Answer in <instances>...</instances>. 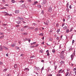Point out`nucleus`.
I'll list each match as a JSON object with an SVG mask.
<instances>
[{
  "mask_svg": "<svg viewBox=\"0 0 76 76\" xmlns=\"http://www.w3.org/2000/svg\"><path fill=\"white\" fill-rule=\"evenodd\" d=\"M56 76H60V74H57L56 75Z\"/></svg>",
  "mask_w": 76,
  "mask_h": 76,
  "instance_id": "49",
  "label": "nucleus"
},
{
  "mask_svg": "<svg viewBox=\"0 0 76 76\" xmlns=\"http://www.w3.org/2000/svg\"><path fill=\"white\" fill-rule=\"evenodd\" d=\"M43 50H40V53H43Z\"/></svg>",
  "mask_w": 76,
  "mask_h": 76,
  "instance_id": "34",
  "label": "nucleus"
},
{
  "mask_svg": "<svg viewBox=\"0 0 76 76\" xmlns=\"http://www.w3.org/2000/svg\"><path fill=\"white\" fill-rule=\"evenodd\" d=\"M6 9V7H2L1 8V9Z\"/></svg>",
  "mask_w": 76,
  "mask_h": 76,
  "instance_id": "44",
  "label": "nucleus"
},
{
  "mask_svg": "<svg viewBox=\"0 0 76 76\" xmlns=\"http://www.w3.org/2000/svg\"><path fill=\"white\" fill-rule=\"evenodd\" d=\"M15 45H14V44H12L11 45V46L12 47H15Z\"/></svg>",
  "mask_w": 76,
  "mask_h": 76,
  "instance_id": "31",
  "label": "nucleus"
},
{
  "mask_svg": "<svg viewBox=\"0 0 76 76\" xmlns=\"http://www.w3.org/2000/svg\"><path fill=\"white\" fill-rule=\"evenodd\" d=\"M41 13L42 15L44 14V10H42L41 11Z\"/></svg>",
  "mask_w": 76,
  "mask_h": 76,
  "instance_id": "16",
  "label": "nucleus"
},
{
  "mask_svg": "<svg viewBox=\"0 0 76 76\" xmlns=\"http://www.w3.org/2000/svg\"><path fill=\"white\" fill-rule=\"evenodd\" d=\"M28 27V26H24L23 27V28H26Z\"/></svg>",
  "mask_w": 76,
  "mask_h": 76,
  "instance_id": "27",
  "label": "nucleus"
},
{
  "mask_svg": "<svg viewBox=\"0 0 76 76\" xmlns=\"http://www.w3.org/2000/svg\"><path fill=\"white\" fill-rule=\"evenodd\" d=\"M2 1L3 3H5V1L4 0H2Z\"/></svg>",
  "mask_w": 76,
  "mask_h": 76,
  "instance_id": "63",
  "label": "nucleus"
},
{
  "mask_svg": "<svg viewBox=\"0 0 76 76\" xmlns=\"http://www.w3.org/2000/svg\"><path fill=\"white\" fill-rule=\"evenodd\" d=\"M55 70H56V69H57V65L55 66Z\"/></svg>",
  "mask_w": 76,
  "mask_h": 76,
  "instance_id": "36",
  "label": "nucleus"
},
{
  "mask_svg": "<svg viewBox=\"0 0 76 76\" xmlns=\"http://www.w3.org/2000/svg\"><path fill=\"white\" fill-rule=\"evenodd\" d=\"M15 48L16 50H19V48L17 47H15Z\"/></svg>",
  "mask_w": 76,
  "mask_h": 76,
  "instance_id": "32",
  "label": "nucleus"
},
{
  "mask_svg": "<svg viewBox=\"0 0 76 76\" xmlns=\"http://www.w3.org/2000/svg\"><path fill=\"white\" fill-rule=\"evenodd\" d=\"M34 27H29L28 28V29H31V30H33V29H34Z\"/></svg>",
  "mask_w": 76,
  "mask_h": 76,
  "instance_id": "8",
  "label": "nucleus"
},
{
  "mask_svg": "<svg viewBox=\"0 0 76 76\" xmlns=\"http://www.w3.org/2000/svg\"><path fill=\"white\" fill-rule=\"evenodd\" d=\"M61 54L62 55H64V51H62L61 52Z\"/></svg>",
  "mask_w": 76,
  "mask_h": 76,
  "instance_id": "9",
  "label": "nucleus"
},
{
  "mask_svg": "<svg viewBox=\"0 0 76 76\" xmlns=\"http://www.w3.org/2000/svg\"><path fill=\"white\" fill-rule=\"evenodd\" d=\"M56 26L57 27H58V24H56Z\"/></svg>",
  "mask_w": 76,
  "mask_h": 76,
  "instance_id": "51",
  "label": "nucleus"
},
{
  "mask_svg": "<svg viewBox=\"0 0 76 76\" xmlns=\"http://www.w3.org/2000/svg\"><path fill=\"white\" fill-rule=\"evenodd\" d=\"M15 1L14 0H11V2L12 3H14L15 2Z\"/></svg>",
  "mask_w": 76,
  "mask_h": 76,
  "instance_id": "22",
  "label": "nucleus"
},
{
  "mask_svg": "<svg viewBox=\"0 0 76 76\" xmlns=\"http://www.w3.org/2000/svg\"><path fill=\"white\" fill-rule=\"evenodd\" d=\"M3 49L2 48L1 46H0V51H3Z\"/></svg>",
  "mask_w": 76,
  "mask_h": 76,
  "instance_id": "10",
  "label": "nucleus"
},
{
  "mask_svg": "<svg viewBox=\"0 0 76 76\" xmlns=\"http://www.w3.org/2000/svg\"><path fill=\"white\" fill-rule=\"evenodd\" d=\"M8 15L10 16H12V14H9Z\"/></svg>",
  "mask_w": 76,
  "mask_h": 76,
  "instance_id": "56",
  "label": "nucleus"
},
{
  "mask_svg": "<svg viewBox=\"0 0 76 76\" xmlns=\"http://www.w3.org/2000/svg\"><path fill=\"white\" fill-rule=\"evenodd\" d=\"M18 26H19V25H16V27H17L18 28Z\"/></svg>",
  "mask_w": 76,
  "mask_h": 76,
  "instance_id": "62",
  "label": "nucleus"
},
{
  "mask_svg": "<svg viewBox=\"0 0 76 76\" xmlns=\"http://www.w3.org/2000/svg\"><path fill=\"white\" fill-rule=\"evenodd\" d=\"M66 7H67V8H68L69 7V2H68L66 4Z\"/></svg>",
  "mask_w": 76,
  "mask_h": 76,
  "instance_id": "20",
  "label": "nucleus"
},
{
  "mask_svg": "<svg viewBox=\"0 0 76 76\" xmlns=\"http://www.w3.org/2000/svg\"><path fill=\"white\" fill-rule=\"evenodd\" d=\"M63 26H64V23H63L62 24V27H63Z\"/></svg>",
  "mask_w": 76,
  "mask_h": 76,
  "instance_id": "48",
  "label": "nucleus"
},
{
  "mask_svg": "<svg viewBox=\"0 0 76 76\" xmlns=\"http://www.w3.org/2000/svg\"><path fill=\"white\" fill-rule=\"evenodd\" d=\"M38 3V1H34L33 2V3L32 4V5H36Z\"/></svg>",
  "mask_w": 76,
  "mask_h": 76,
  "instance_id": "6",
  "label": "nucleus"
},
{
  "mask_svg": "<svg viewBox=\"0 0 76 76\" xmlns=\"http://www.w3.org/2000/svg\"><path fill=\"white\" fill-rule=\"evenodd\" d=\"M3 48L4 49V50H6V49H8V48H6V47L5 46H3Z\"/></svg>",
  "mask_w": 76,
  "mask_h": 76,
  "instance_id": "13",
  "label": "nucleus"
},
{
  "mask_svg": "<svg viewBox=\"0 0 76 76\" xmlns=\"http://www.w3.org/2000/svg\"><path fill=\"white\" fill-rule=\"evenodd\" d=\"M56 39L57 40H59V39H60V37H57L56 38Z\"/></svg>",
  "mask_w": 76,
  "mask_h": 76,
  "instance_id": "35",
  "label": "nucleus"
},
{
  "mask_svg": "<svg viewBox=\"0 0 76 76\" xmlns=\"http://www.w3.org/2000/svg\"><path fill=\"white\" fill-rule=\"evenodd\" d=\"M5 16H9V14H5Z\"/></svg>",
  "mask_w": 76,
  "mask_h": 76,
  "instance_id": "47",
  "label": "nucleus"
},
{
  "mask_svg": "<svg viewBox=\"0 0 76 76\" xmlns=\"http://www.w3.org/2000/svg\"><path fill=\"white\" fill-rule=\"evenodd\" d=\"M24 54H22L21 55H20V57H23V55Z\"/></svg>",
  "mask_w": 76,
  "mask_h": 76,
  "instance_id": "50",
  "label": "nucleus"
},
{
  "mask_svg": "<svg viewBox=\"0 0 76 76\" xmlns=\"http://www.w3.org/2000/svg\"><path fill=\"white\" fill-rule=\"evenodd\" d=\"M66 32L67 33H69V29H66Z\"/></svg>",
  "mask_w": 76,
  "mask_h": 76,
  "instance_id": "30",
  "label": "nucleus"
},
{
  "mask_svg": "<svg viewBox=\"0 0 76 76\" xmlns=\"http://www.w3.org/2000/svg\"><path fill=\"white\" fill-rule=\"evenodd\" d=\"M66 10L67 12H69V9L68 8H67L66 9Z\"/></svg>",
  "mask_w": 76,
  "mask_h": 76,
  "instance_id": "28",
  "label": "nucleus"
},
{
  "mask_svg": "<svg viewBox=\"0 0 76 76\" xmlns=\"http://www.w3.org/2000/svg\"><path fill=\"white\" fill-rule=\"evenodd\" d=\"M67 28V27L66 26H65L63 28L64 29V30L66 29Z\"/></svg>",
  "mask_w": 76,
  "mask_h": 76,
  "instance_id": "14",
  "label": "nucleus"
},
{
  "mask_svg": "<svg viewBox=\"0 0 76 76\" xmlns=\"http://www.w3.org/2000/svg\"><path fill=\"white\" fill-rule=\"evenodd\" d=\"M38 45H38V44H37L36 45H35V46H34V47H38Z\"/></svg>",
  "mask_w": 76,
  "mask_h": 76,
  "instance_id": "58",
  "label": "nucleus"
},
{
  "mask_svg": "<svg viewBox=\"0 0 76 76\" xmlns=\"http://www.w3.org/2000/svg\"><path fill=\"white\" fill-rule=\"evenodd\" d=\"M46 53H49V52L48 51V50H47V51H46Z\"/></svg>",
  "mask_w": 76,
  "mask_h": 76,
  "instance_id": "55",
  "label": "nucleus"
},
{
  "mask_svg": "<svg viewBox=\"0 0 76 76\" xmlns=\"http://www.w3.org/2000/svg\"><path fill=\"white\" fill-rule=\"evenodd\" d=\"M52 51L53 53H56V50H55L54 49H53L52 50Z\"/></svg>",
  "mask_w": 76,
  "mask_h": 76,
  "instance_id": "25",
  "label": "nucleus"
},
{
  "mask_svg": "<svg viewBox=\"0 0 76 76\" xmlns=\"http://www.w3.org/2000/svg\"><path fill=\"white\" fill-rule=\"evenodd\" d=\"M36 42L32 43L31 44V45H34V44H36Z\"/></svg>",
  "mask_w": 76,
  "mask_h": 76,
  "instance_id": "11",
  "label": "nucleus"
},
{
  "mask_svg": "<svg viewBox=\"0 0 76 76\" xmlns=\"http://www.w3.org/2000/svg\"><path fill=\"white\" fill-rule=\"evenodd\" d=\"M4 35H3V36H1V37H0V39H3V37H4Z\"/></svg>",
  "mask_w": 76,
  "mask_h": 76,
  "instance_id": "24",
  "label": "nucleus"
},
{
  "mask_svg": "<svg viewBox=\"0 0 76 76\" xmlns=\"http://www.w3.org/2000/svg\"><path fill=\"white\" fill-rule=\"evenodd\" d=\"M6 56H7V57H8L9 56V54L8 53H7L6 54Z\"/></svg>",
  "mask_w": 76,
  "mask_h": 76,
  "instance_id": "54",
  "label": "nucleus"
},
{
  "mask_svg": "<svg viewBox=\"0 0 76 76\" xmlns=\"http://www.w3.org/2000/svg\"><path fill=\"white\" fill-rule=\"evenodd\" d=\"M69 8H70V9H72V5H69Z\"/></svg>",
  "mask_w": 76,
  "mask_h": 76,
  "instance_id": "52",
  "label": "nucleus"
},
{
  "mask_svg": "<svg viewBox=\"0 0 76 76\" xmlns=\"http://www.w3.org/2000/svg\"><path fill=\"white\" fill-rule=\"evenodd\" d=\"M46 3H47V1L44 0L42 2V4H46Z\"/></svg>",
  "mask_w": 76,
  "mask_h": 76,
  "instance_id": "5",
  "label": "nucleus"
},
{
  "mask_svg": "<svg viewBox=\"0 0 76 76\" xmlns=\"http://www.w3.org/2000/svg\"><path fill=\"white\" fill-rule=\"evenodd\" d=\"M60 32V29H59L57 31V33H58V32Z\"/></svg>",
  "mask_w": 76,
  "mask_h": 76,
  "instance_id": "46",
  "label": "nucleus"
},
{
  "mask_svg": "<svg viewBox=\"0 0 76 76\" xmlns=\"http://www.w3.org/2000/svg\"><path fill=\"white\" fill-rule=\"evenodd\" d=\"M28 34L26 33H24V35H27Z\"/></svg>",
  "mask_w": 76,
  "mask_h": 76,
  "instance_id": "59",
  "label": "nucleus"
},
{
  "mask_svg": "<svg viewBox=\"0 0 76 76\" xmlns=\"http://www.w3.org/2000/svg\"><path fill=\"white\" fill-rule=\"evenodd\" d=\"M11 76V74H9L7 75V76Z\"/></svg>",
  "mask_w": 76,
  "mask_h": 76,
  "instance_id": "40",
  "label": "nucleus"
},
{
  "mask_svg": "<svg viewBox=\"0 0 76 76\" xmlns=\"http://www.w3.org/2000/svg\"><path fill=\"white\" fill-rule=\"evenodd\" d=\"M7 69H4L3 72H6V71H7Z\"/></svg>",
  "mask_w": 76,
  "mask_h": 76,
  "instance_id": "29",
  "label": "nucleus"
},
{
  "mask_svg": "<svg viewBox=\"0 0 76 76\" xmlns=\"http://www.w3.org/2000/svg\"><path fill=\"white\" fill-rule=\"evenodd\" d=\"M48 10L50 12H52V7H51V6H50L48 8Z\"/></svg>",
  "mask_w": 76,
  "mask_h": 76,
  "instance_id": "2",
  "label": "nucleus"
},
{
  "mask_svg": "<svg viewBox=\"0 0 76 76\" xmlns=\"http://www.w3.org/2000/svg\"><path fill=\"white\" fill-rule=\"evenodd\" d=\"M17 19L18 20H20L21 21H23L24 20V19L22 17H17Z\"/></svg>",
  "mask_w": 76,
  "mask_h": 76,
  "instance_id": "1",
  "label": "nucleus"
},
{
  "mask_svg": "<svg viewBox=\"0 0 76 76\" xmlns=\"http://www.w3.org/2000/svg\"><path fill=\"white\" fill-rule=\"evenodd\" d=\"M17 64H15L14 65V68L15 69H16L17 68Z\"/></svg>",
  "mask_w": 76,
  "mask_h": 76,
  "instance_id": "18",
  "label": "nucleus"
},
{
  "mask_svg": "<svg viewBox=\"0 0 76 76\" xmlns=\"http://www.w3.org/2000/svg\"><path fill=\"white\" fill-rule=\"evenodd\" d=\"M72 50H73L72 48H71L69 49V51H72Z\"/></svg>",
  "mask_w": 76,
  "mask_h": 76,
  "instance_id": "39",
  "label": "nucleus"
},
{
  "mask_svg": "<svg viewBox=\"0 0 76 76\" xmlns=\"http://www.w3.org/2000/svg\"><path fill=\"white\" fill-rule=\"evenodd\" d=\"M35 30L36 31H37L38 30V28H36L35 29Z\"/></svg>",
  "mask_w": 76,
  "mask_h": 76,
  "instance_id": "37",
  "label": "nucleus"
},
{
  "mask_svg": "<svg viewBox=\"0 0 76 76\" xmlns=\"http://www.w3.org/2000/svg\"><path fill=\"white\" fill-rule=\"evenodd\" d=\"M41 61L42 63H44V60H41Z\"/></svg>",
  "mask_w": 76,
  "mask_h": 76,
  "instance_id": "60",
  "label": "nucleus"
},
{
  "mask_svg": "<svg viewBox=\"0 0 76 76\" xmlns=\"http://www.w3.org/2000/svg\"><path fill=\"white\" fill-rule=\"evenodd\" d=\"M34 47H35V46H33L31 47H30V48H34Z\"/></svg>",
  "mask_w": 76,
  "mask_h": 76,
  "instance_id": "64",
  "label": "nucleus"
},
{
  "mask_svg": "<svg viewBox=\"0 0 76 76\" xmlns=\"http://www.w3.org/2000/svg\"><path fill=\"white\" fill-rule=\"evenodd\" d=\"M69 75V72H67L66 73V74L65 76H67V75Z\"/></svg>",
  "mask_w": 76,
  "mask_h": 76,
  "instance_id": "26",
  "label": "nucleus"
},
{
  "mask_svg": "<svg viewBox=\"0 0 76 76\" xmlns=\"http://www.w3.org/2000/svg\"><path fill=\"white\" fill-rule=\"evenodd\" d=\"M16 22L17 23V24H18V25H19V24H21L22 23V22H21V21L20 20L17 21Z\"/></svg>",
  "mask_w": 76,
  "mask_h": 76,
  "instance_id": "3",
  "label": "nucleus"
},
{
  "mask_svg": "<svg viewBox=\"0 0 76 76\" xmlns=\"http://www.w3.org/2000/svg\"><path fill=\"white\" fill-rule=\"evenodd\" d=\"M37 7H39V8H41V5H38L37 6Z\"/></svg>",
  "mask_w": 76,
  "mask_h": 76,
  "instance_id": "15",
  "label": "nucleus"
},
{
  "mask_svg": "<svg viewBox=\"0 0 76 76\" xmlns=\"http://www.w3.org/2000/svg\"><path fill=\"white\" fill-rule=\"evenodd\" d=\"M40 35V36H43L44 35V34L43 33H41L39 34V35Z\"/></svg>",
  "mask_w": 76,
  "mask_h": 76,
  "instance_id": "21",
  "label": "nucleus"
},
{
  "mask_svg": "<svg viewBox=\"0 0 76 76\" xmlns=\"http://www.w3.org/2000/svg\"><path fill=\"white\" fill-rule=\"evenodd\" d=\"M75 54L74 53L73 54H72L71 55V59H73V57L75 56Z\"/></svg>",
  "mask_w": 76,
  "mask_h": 76,
  "instance_id": "4",
  "label": "nucleus"
},
{
  "mask_svg": "<svg viewBox=\"0 0 76 76\" xmlns=\"http://www.w3.org/2000/svg\"><path fill=\"white\" fill-rule=\"evenodd\" d=\"M24 71H26V70H27L28 71H29V69L28 68H26L24 69Z\"/></svg>",
  "mask_w": 76,
  "mask_h": 76,
  "instance_id": "7",
  "label": "nucleus"
},
{
  "mask_svg": "<svg viewBox=\"0 0 76 76\" xmlns=\"http://www.w3.org/2000/svg\"><path fill=\"white\" fill-rule=\"evenodd\" d=\"M63 35H61L60 37L61 39H61H63Z\"/></svg>",
  "mask_w": 76,
  "mask_h": 76,
  "instance_id": "42",
  "label": "nucleus"
},
{
  "mask_svg": "<svg viewBox=\"0 0 76 76\" xmlns=\"http://www.w3.org/2000/svg\"><path fill=\"white\" fill-rule=\"evenodd\" d=\"M30 3H31L32 2V1L31 0H27Z\"/></svg>",
  "mask_w": 76,
  "mask_h": 76,
  "instance_id": "33",
  "label": "nucleus"
},
{
  "mask_svg": "<svg viewBox=\"0 0 76 76\" xmlns=\"http://www.w3.org/2000/svg\"><path fill=\"white\" fill-rule=\"evenodd\" d=\"M19 2L20 3H23V2H24V1H23V0H21V1H19Z\"/></svg>",
  "mask_w": 76,
  "mask_h": 76,
  "instance_id": "23",
  "label": "nucleus"
},
{
  "mask_svg": "<svg viewBox=\"0 0 76 76\" xmlns=\"http://www.w3.org/2000/svg\"><path fill=\"white\" fill-rule=\"evenodd\" d=\"M0 34L1 35H3V34H4V33H3L1 32Z\"/></svg>",
  "mask_w": 76,
  "mask_h": 76,
  "instance_id": "43",
  "label": "nucleus"
},
{
  "mask_svg": "<svg viewBox=\"0 0 76 76\" xmlns=\"http://www.w3.org/2000/svg\"><path fill=\"white\" fill-rule=\"evenodd\" d=\"M62 70V69H61V70H59L58 73V74L60 73H61V71Z\"/></svg>",
  "mask_w": 76,
  "mask_h": 76,
  "instance_id": "19",
  "label": "nucleus"
},
{
  "mask_svg": "<svg viewBox=\"0 0 76 76\" xmlns=\"http://www.w3.org/2000/svg\"><path fill=\"white\" fill-rule=\"evenodd\" d=\"M48 76H52V74H49L48 75Z\"/></svg>",
  "mask_w": 76,
  "mask_h": 76,
  "instance_id": "45",
  "label": "nucleus"
},
{
  "mask_svg": "<svg viewBox=\"0 0 76 76\" xmlns=\"http://www.w3.org/2000/svg\"><path fill=\"white\" fill-rule=\"evenodd\" d=\"M19 10H16L15 11V13H17V14L19 13Z\"/></svg>",
  "mask_w": 76,
  "mask_h": 76,
  "instance_id": "12",
  "label": "nucleus"
},
{
  "mask_svg": "<svg viewBox=\"0 0 76 76\" xmlns=\"http://www.w3.org/2000/svg\"><path fill=\"white\" fill-rule=\"evenodd\" d=\"M41 70L42 71V70H44V67H43L41 69Z\"/></svg>",
  "mask_w": 76,
  "mask_h": 76,
  "instance_id": "57",
  "label": "nucleus"
},
{
  "mask_svg": "<svg viewBox=\"0 0 76 76\" xmlns=\"http://www.w3.org/2000/svg\"><path fill=\"white\" fill-rule=\"evenodd\" d=\"M74 42H75V40H73L72 42V44H74Z\"/></svg>",
  "mask_w": 76,
  "mask_h": 76,
  "instance_id": "53",
  "label": "nucleus"
},
{
  "mask_svg": "<svg viewBox=\"0 0 76 76\" xmlns=\"http://www.w3.org/2000/svg\"><path fill=\"white\" fill-rule=\"evenodd\" d=\"M49 40L50 41H52L53 39H52V38H49Z\"/></svg>",
  "mask_w": 76,
  "mask_h": 76,
  "instance_id": "38",
  "label": "nucleus"
},
{
  "mask_svg": "<svg viewBox=\"0 0 76 76\" xmlns=\"http://www.w3.org/2000/svg\"><path fill=\"white\" fill-rule=\"evenodd\" d=\"M47 55L48 56H50V54H49V53H47Z\"/></svg>",
  "mask_w": 76,
  "mask_h": 76,
  "instance_id": "61",
  "label": "nucleus"
},
{
  "mask_svg": "<svg viewBox=\"0 0 76 76\" xmlns=\"http://www.w3.org/2000/svg\"><path fill=\"white\" fill-rule=\"evenodd\" d=\"M60 63L61 64H64V61H61V62H60Z\"/></svg>",
  "mask_w": 76,
  "mask_h": 76,
  "instance_id": "17",
  "label": "nucleus"
},
{
  "mask_svg": "<svg viewBox=\"0 0 76 76\" xmlns=\"http://www.w3.org/2000/svg\"><path fill=\"white\" fill-rule=\"evenodd\" d=\"M3 64V63L2 62L0 61V65H1V64Z\"/></svg>",
  "mask_w": 76,
  "mask_h": 76,
  "instance_id": "41",
  "label": "nucleus"
}]
</instances>
